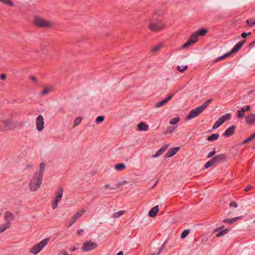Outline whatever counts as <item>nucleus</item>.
Returning <instances> with one entry per match:
<instances>
[{"instance_id": "obj_2", "label": "nucleus", "mask_w": 255, "mask_h": 255, "mask_svg": "<svg viewBox=\"0 0 255 255\" xmlns=\"http://www.w3.org/2000/svg\"><path fill=\"white\" fill-rule=\"evenodd\" d=\"M0 123H2L5 131L12 130L15 128H20L23 125L22 123H13L12 116L1 119Z\"/></svg>"}, {"instance_id": "obj_13", "label": "nucleus", "mask_w": 255, "mask_h": 255, "mask_svg": "<svg viewBox=\"0 0 255 255\" xmlns=\"http://www.w3.org/2000/svg\"><path fill=\"white\" fill-rule=\"evenodd\" d=\"M246 123L249 125H253L255 124V114L250 113L245 117Z\"/></svg>"}, {"instance_id": "obj_28", "label": "nucleus", "mask_w": 255, "mask_h": 255, "mask_svg": "<svg viewBox=\"0 0 255 255\" xmlns=\"http://www.w3.org/2000/svg\"><path fill=\"white\" fill-rule=\"evenodd\" d=\"M126 168V165L124 163H121L117 164L115 166V169L117 170H123Z\"/></svg>"}, {"instance_id": "obj_42", "label": "nucleus", "mask_w": 255, "mask_h": 255, "mask_svg": "<svg viewBox=\"0 0 255 255\" xmlns=\"http://www.w3.org/2000/svg\"><path fill=\"white\" fill-rule=\"evenodd\" d=\"M237 113H238V115H237L238 118H239V119L243 118L245 116V113L242 112L241 109L240 110L237 111Z\"/></svg>"}, {"instance_id": "obj_64", "label": "nucleus", "mask_w": 255, "mask_h": 255, "mask_svg": "<svg viewBox=\"0 0 255 255\" xmlns=\"http://www.w3.org/2000/svg\"><path fill=\"white\" fill-rule=\"evenodd\" d=\"M26 168H32V165H26Z\"/></svg>"}, {"instance_id": "obj_14", "label": "nucleus", "mask_w": 255, "mask_h": 255, "mask_svg": "<svg viewBox=\"0 0 255 255\" xmlns=\"http://www.w3.org/2000/svg\"><path fill=\"white\" fill-rule=\"evenodd\" d=\"M245 42V40H242L238 42L232 48L231 51L230 52H229L230 55L237 52L241 48V47L243 46Z\"/></svg>"}, {"instance_id": "obj_58", "label": "nucleus", "mask_w": 255, "mask_h": 255, "mask_svg": "<svg viewBox=\"0 0 255 255\" xmlns=\"http://www.w3.org/2000/svg\"><path fill=\"white\" fill-rule=\"evenodd\" d=\"M175 128L173 127H170V128H169L170 132H172L174 130Z\"/></svg>"}, {"instance_id": "obj_21", "label": "nucleus", "mask_w": 255, "mask_h": 255, "mask_svg": "<svg viewBox=\"0 0 255 255\" xmlns=\"http://www.w3.org/2000/svg\"><path fill=\"white\" fill-rule=\"evenodd\" d=\"M242 216H240V217H235V218H231V219H224L223 222L225 223H229L230 224H232L234 222H236L238 220L242 219Z\"/></svg>"}, {"instance_id": "obj_37", "label": "nucleus", "mask_w": 255, "mask_h": 255, "mask_svg": "<svg viewBox=\"0 0 255 255\" xmlns=\"http://www.w3.org/2000/svg\"><path fill=\"white\" fill-rule=\"evenodd\" d=\"M161 47H162V45L161 44H158V45L153 47L152 48L151 51H152V52H158L160 49Z\"/></svg>"}, {"instance_id": "obj_16", "label": "nucleus", "mask_w": 255, "mask_h": 255, "mask_svg": "<svg viewBox=\"0 0 255 255\" xmlns=\"http://www.w3.org/2000/svg\"><path fill=\"white\" fill-rule=\"evenodd\" d=\"M180 149V147H175L170 148L165 154L166 157H170L174 155Z\"/></svg>"}, {"instance_id": "obj_32", "label": "nucleus", "mask_w": 255, "mask_h": 255, "mask_svg": "<svg viewBox=\"0 0 255 255\" xmlns=\"http://www.w3.org/2000/svg\"><path fill=\"white\" fill-rule=\"evenodd\" d=\"M230 55V54L229 53H227L224 54V55L221 56L217 58H216L214 60V63H216V62H218L219 61H220L221 60L224 59V58H226L227 57H229Z\"/></svg>"}, {"instance_id": "obj_10", "label": "nucleus", "mask_w": 255, "mask_h": 255, "mask_svg": "<svg viewBox=\"0 0 255 255\" xmlns=\"http://www.w3.org/2000/svg\"><path fill=\"white\" fill-rule=\"evenodd\" d=\"M44 119L42 115H39L36 119V125L37 129L41 131L44 128Z\"/></svg>"}, {"instance_id": "obj_46", "label": "nucleus", "mask_w": 255, "mask_h": 255, "mask_svg": "<svg viewBox=\"0 0 255 255\" xmlns=\"http://www.w3.org/2000/svg\"><path fill=\"white\" fill-rule=\"evenodd\" d=\"M215 153H216L215 148H214L213 150L211 151L210 152H209L208 154L207 157L208 158L212 157V156H213L215 155Z\"/></svg>"}, {"instance_id": "obj_33", "label": "nucleus", "mask_w": 255, "mask_h": 255, "mask_svg": "<svg viewBox=\"0 0 255 255\" xmlns=\"http://www.w3.org/2000/svg\"><path fill=\"white\" fill-rule=\"evenodd\" d=\"M246 22L249 26L255 25V19H247Z\"/></svg>"}, {"instance_id": "obj_44", "label": "nucleus", "mask_w": 255, "mask_h": 255, "mask_svg": "<svg viewBox=\"0 0 255 255\" xmlns=\"http://www.w3.org/2000/svg\"><path fill=\"white\" fill-rule=\"evenodd\" d=\"M104 120V117L103 116H98L96 120L97 123H100Z\"/></svg>"}, {"instance_id": "obj_34", "label": "nucleus", "mask_w": 255, "mask_h": 255, "mask_svg": "<svg viewBox=\"0 0 255 255\" xmlns=\"http://www.w3.org/2000/svg\"><path fill=\"white\" fill-rule=\"evenodd\" d=\"M194 44V41H192L191 40L189 39L187 42H186L182 46L183 48H186L189 46Z\"/></svg>"}, {"instance_id": "obj_19", "label": "nucleus", "mask_w": 255, "mask_h": 255, "mask_svg": "<svg viewBox=\"0 0 255 255\" xmlns=\"http://www.w3.org/2000/svg\"><path fill=\"white\" fill-rule=\"evenodd\" d=\"M159 211V207L158 205L154 206L152 208L148 213V215L150 217H154L156 216L157 212Z\"/></svg>"}, {"instance_id": "obj_6", "label": "nucleus", "mask_w": 255, "mask_h": 255, "mask_svg": "<svg viewBox=\"0 0 255 255\" xmlns=\"http://www.w3.org/2000/svg\"><path fill=\"white\" fill-rule=\"evenodd\" d=\"M98 247V245L97 243L88 241L83 243L81 250L83 252H87L96 249Z\"/></svg>"}, {"instance_id": "obj_9", "label": "nucleus", "mask_w": 255, "mask_h": 255, "mask_svg": "<svg viewBox=\"0 0 255 255\" xmlns=\"http://www.w3.org/2000/svg\"><path fill=\"white\" fill-rule=\"evenodd\" d=\"M203 112V111L201 109L198 107L196 108L195 109L191 110L188 115L186 117V120H189L192 119H193L198 115H199L201 113Z\"/></svg>"}, {"instance_id": "obj_27", "label": "nucleus", "mask_w": 255, "mask_h": 255, "mask_svg": "<svg viewBox=\"0 0 255 255\" xmlns=\"http://www.w3.org/2000/svg\"><path fill=\"white\" fill-rule=\"evenodd\" d=\"M208 32V30L206 29L201 28L199 29L197 32L198 36H203L205 35Z\"/></svg>"}, {"instance_id": "obj_8", "label": "nucleus", "mask_w": 255, "mask_h": 255, "mask_svg": "<svg viewBox=\"0 0 255 255\" xmlns=\"http://www.w3.org/2000/svg\"><path fill=\"white\" fill-rule=\"evenodd\" d=\"M63 189L62 187L59 188L58 192L56 193L54 201L52 204V208L53 209H55L57 208L58 203L60 202L63 196Z\"/></svg>"}, {"instance_id": "obj_38", "label": "nucleus", "mask_w": 255, "mask_h": 255, "mask_svg": "<svg viewBox=\"0 0 255 255\" xmlns=\"http://www.w3.org/2000/svg\"><path fill=\"white\" fill-rule=\"evenodd\" d=\"M0 1L5 4H7L11 6L13 5V2L11 0H0Z\"/></svg>"}, {"instance_id": "obj_41", "label": "nucleus", "mask_w": 255, "mask_h": 255, "mask_svg": "<svg viewBox=\"0 0 255 255\" xmlns=\"http://www.w3.org/2000/svg\"><path fill=\"white\" fill-rule=\"evenodd\" d=\"M52 90V88H46L44 89V90L41 92V94L43 95H45L51 92Z\"/></svg>"}, {"instance_id": "obj_43", "label": "nucleus", "mask_w": 255, "mask_h": 255, "mask_svg": "<svg viewBox=\"0 0 255 255\" xmlns=\"http://www.w3.org/2000/svg\"><path fill=\"white\" fill-rule=\"evenodd\" d=\"M214 164V163L213 162V161H212V160H210L209 161H208L205 165V168H208L209 167H210V166H211L212 165Z\"/></svg>"}, {"instance_id": "obj_31", "label": "nucleus", "mask_w": 255, "mask_h": 255, "mask_svg": "<svg viewBox=\"0 0 255 255\" xmlns=\"http://www.w3.org/2000/svg\"><path fill=\"white\" fill-rule=\"evenodd\" d=\"M125 212L124 211H120L118 212H116L113 215V218H119L120 216L124 215L125 214Z\"/></svg>"}, {"instance_id": "obj_62", "label": "nucleus", "mask_w": 255, "mask_h": 255, "mask_svg": "<svg viewBox=\"0 0 255 255\" xmlns=\"http://www.w3.org/2000/svg\"><path fill=\"white\" fill-rule=\"evenodd\" d=\"M117 255H123V252L122 251H120L117 254Z\"/></svg>"}, {"instance_id": "obj_49", "label": "nucleus", "mask_w": 255, "mask_h": 255, "mask_svg": "<svg viewBox=\"0 0 255 255\" xmlns=\"http://www.w3.org/2000/svg\"><path fill=\"white\" fill-rule=\"evenodd\" d=\"M251 34V32H250L249 33H246V32H243L242 34H241V36L243 38H246L248 36H249Z\"/></svg>"}, {"instance_id": "obj_29", "label": "nucleus", "mask_w": 255, "mask_h": 255, "mask_svg": "<svg viewBox=\"0 0 255 255\" xmlns=\"http://www.w3.org/2000/svg\"><path fill=\"white\" fill-rule=\"evenodd\" d=\"M198 35L197 33H193L191 34L189 39L191 40L192 41H194V43H195L198 40Z\"/></svg>"}, {"instance_id": "obj_36", "label": "nucleus", "mask_w": 255, "mask_h": 255, "mask_svg": "<svg viewBox=\"0 0 255 255\" xmlns=\"http://www.w3.org/2000/svg\"><path fill=\"white\" fill-rule=\"evenodd\" d=\"M163 152V151H162V150L160 148L155 153V154H153L151 157L152 158L157 157L161 155Z\"/></svg>"}, {"instance_id": "obj_15", "label": "nucleus", "mask_w": 255, "mask_h": 255, "mask_svg": "<svg viewBox=\"0 0 255 255\" xmlns=\"http://www.w3.org/2000/svg\"><path fill=\"white\" fill-rule=\"evenodd\" d=\"M173 94H170L169 95V96L165 98V99L163 100L162 101L158 102L155 104L154 107L155 108H159L162 106H163L166 103H167L173 97Z\"/></svg>"}, {"instance_id": "obj_17", "label": "nucleus", "mask_w": 255, "mask_h": 255, "mask_svg": "<svg viewBox=\"0 0 255 255\" xmlns=\"http://www.w3.org/2000/svg\"><path fill=\"white\" fill-rule=\"evenodd\" d=\"M226 159V156L224 154H220L213 157L211 160L213 162L215 163L217 162H220L225 160Z\"/></svg>"}, {"instance_id": "obj_50", "label": "nucleus", "mask_w": 255, "mask_h": 255, "mask_svg": "<svg viewBox=\"0 0 255 255\" xmlns=\"http://www.w3.org/2000/svg\"><path fill=\"white\" fill-rule=\"evenodd\" d=\"M230 206L231 207H235V208H236L237 207L238 205H237V204L234 202V201H232L230 202Z\"/></svg>"}, {"instance_id": "obj_20", "label": "nucleus", "mask_w": 255, "mask_h": 255, "mask_svg": "<svg viewBox=\"0 0 255 255\" xmlns=\"http://www.w3.org/2000/svg\"><path fill=\"white\" fill-rule=\"evenodd\" d=\"M137 128L139 131H146L148 128V125L143 122H140L138 124Z\"/></svg>"}, {"instance_id": "obj_61", "label": "nucleus", "mask_w": 255, "mask_h": 255, "mask_svg": "<svg viewBox=\"0 0 255 255\" xmlns=\"http://www.w3.org/2000/svg\"><path fill=\"white\" fill-rule=\"evenodd\" d=\"M168 238L163 243V244H164L165 245H166L167 243H168Z\"/></svg>"}, {"instance_id": "obj_18", "label": "nucleus", "mask_w": 255, "mask_h": 255, "mask_svg": "<svg viewBox=\"0 0 255 255\" xmlns=\"http://www.w3.org/2000/svg\"><path fill=\"white\" fill-rule=\"evenodd\" d=\"M236 127L235 126H231L229 127L225 131L224 135L226 137H229L233 134L235 131Z\"/></svg>"}, {"instance_id": "obj_40", "label": "nucleus", "mask_w": 255, "mask_h": 255, "mask_svg": "<svg viewBox=\"0 0 255 255\" xmlns=\"http://www.w3.org/2000/svg\"><path fill=\"white\" fill-rule=\"evenodd\" d=\"M179 120L180 118L179 117H176L171 120L169 123L170 125H176L179 122Z\"/></svg>"}, {"instance_id": "obj_48", "label": "nucleus", "mask_w": 255, "mask_h": 255, "mask_svg": "<svg viewBox=\"0 0 255 255\" xmlns=\"http://www.w3.org/2000/svg\"><path fill=\"white\" fill-rule=\"evenodd\" d=\"M165 246L166 245H165L164 244H163V245L161 246V247L159 249L158 252L157 253L156 255H159L161 254V252L165 249Z\"/></svg>"}, {"instance_id": "obj_39", "label": "nucleus", "mask_w": 255, "mask_h": 255, "mask_svg": "<svg viewBox=\"0 0 255 255\" xmlns=\"http://www.w3.org/2000/svg\"><path fill=\"white\" fill-rule=\"evenodd\" d=\"M189 230L188 229L187 230H185L182 233H181V239H184L185 238L186 236H188V235L189 234Z\"/></svg>"}, {"instance_id": "obj_35", "label": "nucleus", "mask_w": 255, "mask_h": 255, "mask_svg": "<svg viewBox=\"0 0 255 255\" xmlns=\"http://www.w3.org/2000/svg\"><path fill=\"white\" fill-rule=\"evenodd\" d=\"M82 118L81 117H77L74 121V126L76 127L78 126L81 122Z\"/></svg>"}, {"instance_id": "obj_3", "label": "nucleus", "mask_w": 255, "mask_h": 255, "mask_svg": "<svg viewBox=\"0 0 255 255\" xmlns=\"http://www.w3.org/2000/svg\"><path fill=\"white\" fill-rule=\"evenodd\" d=\"M42 181V177L38 175L37 172H35L29 183L30 190L32 192L37 191L40 187Z\"/></svg>"}, {"instance_id": "obj_51", "label": "nucleus", "mask_w": 255, "mask_h": 255, "mask_svg": "<svg viewBox=\"0 0 255 255\" xmlns=\"http://www.w3.org/2000/svg\"><path fill=\"white\" fill-rule=\"evenodd\" d=\"M126 181H125L124 182H119V183H118L117 184H116V187L117 188L124 185L125 183H126Z\"/></svg>"}, {"instance_id": "obj_57", "label": "nucleus", "mask_w": 255, "mask_h": 255, "mask_svg": "<svg viewBox=\"0 0 255 255\" xmlns=\"http://www.w3.org/2000/svg\"><path fill=\"white\" fill-rule=\"evenodd\" d=\"M30 79L33 81H36V78L34 76H31L30 77Z\"/></svg>"}, {"instance_id": "obj_4", "label": "nucleus", "mask_w": 255, "mask_h": 255, "mask_svg": "<svg viewBox=\"0 0 255 255\" xmlns=\"http://www.w3.org/2000/svg\"><path fill=\"white\" fill-rule=\"evenodd\" d=\"M34 23L40 28H47L51 26V23L50 21L45 20L38 16H35Z\"/></svg>"}, {"instance_id": "obj_63", "label": "nucleus", "mask_w": 255, "mask_h": 255, "mask_svg": "<svg viewBox=\"0 0 255 255\" xmlns=\"http://www.w3.org/2000/svg\"><path fill=\"white\" fill-rule=\"evenodd\" d=\"M105 188H106V189L109 188H110V185H109V184H106V185H105Z\"/></svg>"}, {"instance_id": "obj_56", "label": "nucleus", "mask_w": 255, "mask_h": 255, "mask_svg": "<svg viewBox=\"0 0 255 255\" xmlns=\"http://www.w3.org/2000/svg\"><path fill=\"white\" fill-rule=\"evenodd\" d=\"M252 94H255V90H251V91H250L248 92V95H251Z\"/></svg>"}, {"instance_id": "obj_25", "label": "nucleus", "mask_w": 255, "mask_h": 255, "mask_svg": "<svg viewBox=\"0 0 255 255\" xmlns=\"http://www.w3.org/2000/svg\"><path fill=\"white\" fill-rule=\"evenodd\" d=\"M230 231L229 229H226L220 231L217 234H216V237H220L227 234Z\"/></svg>"}, {"instance_id": "obj_22", "label": "nucleus", "mask_w": 255, "mask_h": 255, "mask_svg": "<svg viewBox=\"0 0 255 255\" xmlns=\"http://www.w3.org/2000/svg\"><path fill=\"white\" fill-rule=\"evenodd\" d=\"M45 166H46V165H45V163L43 162H42L40 164L39 171V172H37V174H38V175L43 177V174L44 172V170L45 169Z\"/></svg>"}, {"instance_id": "obj_23", "label": "nucleus", "mask_w": 255, "mask_h": 255, "mask_svg": "<svg viewBox=\"0 0 255 255\" xmlns=\"http://www.w3.org/2000/svg\"><path fill=\"white\" fill-rule=\"evenodd\" d=\"M213 101V99L211 98L208 100H207L206 101H205L202 105L201 106H199V107L201 109V110L203 111V112L206 109L208 105L210 104Z\"/></svg>"}, {"instance_id": "obj_47", "label": "nucleus", "mask_w": 255, "mask_h": 255, "mask_svg": "<svg viewBox=\"0 0 255 255\" xmlns=\"http://www.w3.org/2000/svg\"><path fill=\"white\" fill-rule=\"evenodd\" d=\"M241 109L243 112L245 113L246 112L249 111L251 110V106L250 105H248L246 108H242Z\"/></svg>"}, {"instance_id": "obj_60", "label": "nucleus", "mask_w": 255, "mask_h": 255, "mask_svg": "<svg viewBox=\"0 0 255 255\" xmlns=\"http://www.w3.org/2000/svg\"><path fill=\"white\" fill-rule=\"evenodd\" d=\"M77 250V248L75 247H73L71 249V251L75 252Z\"/></svg>"}, {"instance_id": "obj_55", "label": "nucleus", "mask_w": 255, "mask_h": 255, "mask_svg": "<svg viewBox=\"0 0 255 255\" xmlns=\"http://www.w3.org/2000/svg\"><path fill=\"white\" fill-rule=\"evenodd\" d=\"M84 232L83 230L80 229L77 231V233L78 236L80 235Z\"/></svg>"}, {"instance_id": "obj_12", "label": "nucleus", "mask_w": 255, "mask_h": 255, "mask_svg": "<svg viewBox=\"0 0 255 255\" xmlns=\"http://www.w3.org/2000/svg\"><path fill=\"white\" fill-rule=\"evenodd\" d=\"M85 212V210H82L74 215L70 221L69 227L71 226Z\"/></svg>"}, {"instance_id": "obj_59", "label": "nucleus", "mask_w": 255, "mask_h": 255, "mask_svg": "<svg viewBox=\"0 0 255 255\" xmlns=\"http://www.w3.org/2000/svg\"><path fill=\"white\" fill-rule=\"evenodd\" d=\"M61 253L63 255H69L68 253L66 251L62 252Z\"/></svg>"}, {"instance_id": "obj_26", "label": "nucleus", "mask_w": 255, "mask_h": 255, "mask_svg": "<svg viewBox=\"0 0 255 255\" xmlns=\"http://www.w3.org/2000/svg\"><path fill=\"white\" fill-rule=\"evenodd\" d=\"M255 138V132L252 135H251L248 138H247L246 139L244 140V141L242 143V145H244V144L250 142L251 141H252V140H253Z\"/></svg>"}, {"instance_id": "obj_1", "label": "nucleus", "mask_w": 255, "mask_h": 255, "mask_svg": "<svg viewBox=\"0 0 255 255\" xmlns=\"http://www.w3.org/2000/svg\"><path fill=\"white\" fill-rule=\"evenodd\" d=\"M165 26V23L160 17V14L155 13L150 19L148 28L153 32H157L161 30Z\"/></svg>"}, {"instance_id": "obj_7", "label": "nucleus", "mask_w": 255, "mask_h": 255, "mask_svg": "<svg viewBox=\"0 0 255 255\" xmlns=\"http://www.w3.org/2000/svg\"><path fill=\"white\" fill-rule=\"evenodd\" d=\"M231 115L230 113L226 114L223 115L219 118V119L216 122L214 125L213 127V129H215L219 128L226 121L231 118Z\"/></svg>"}, {"instance_id": "obj_30", "label": "nucleus", "mask_w": 255, "mask_h": 255, "mask_svg": "<svg viewBox=\"0 0 255 255\" xmlns=\"http://www.w3.org/2000/svg\"><path fill=\"white\" fill-rule=\"evenodd\" d=\"M10 227L8 226L6 224H3L0 226V234L4 232L6 229L9 228Z\"/></svg>"}, {"instance_id": "obj_54", "label": "nucleus", "mask_w": 255, "mask_h": 255, "mask_svg": "<svg viewBox=\"0 0 255 255\" xmlns=\"http://www.w3.org/2000/svg\"><path fill=\"white\" fill-rule=\"evenodd\" d=\"M252 188V187L251 186V185H248L245 189V191L246 192H248V191H250Z\"/></svg>"}, {"instance_id": "obj_53", "label": "nucleus", "mask_w": 255, "mask_h": 255, "mask_svg": "<svg viewBox=\"0 0 255 255\" xmlns=\"http://www.w3.org/2000/svg\"><path fill=\"white\" fill-rule=\"evenodd\" d=\"M6 76L5 74L3 73V74H0V78L2 80H5L6 79Z\"/></svg>"}, {"instance_id": "obj_52", "label": "nucleus", "mask_w": 255, "mask_h": 255, "mask_svg": "<svg viewBox=\"0 0 255 255\" xmlns=\"http://www.w3.org/2000/svg\"><path fill=\"white\" fill-rule=\"evenodd\" d=\"M168 146H169V144H165L161 148V149L162 150V151H163V152H164L167 149Z\"/></svg>"}, {"instance_id": "obj_5", "label": "nucleus", "mask_w": 255, "mask_h": 255, "mask_svg": "<svg viewBox=\"0 0 255 255\" xmlns=\"http://www.w3.org/2000/svg\"><path fill=\"white\" fill-rule=\"evenodd\" d=\"M49 241V238H46L42 240L39 243L34 246L30 250L32 254H36L39 253L45 246H46Z\"/></svg>"}, {"instance_id": "obj_24", "label": "nucleus", "mask_w": 255, "mask_h": 255, "mask_svg": "<svg viewBox=\"0 0 255 255\" xmlns=\"http://www.w3.org/2000/svg\"><path fill=\"white\" fill-rule=\"evenodd\" d=\"M219 137V134L218 133L212 134L211 135L207 137V140L212 141L217 139Z\"/></svg>"}, {"instance_id": "obj_45", "label": "nucleus", "mask_w": 255, "mask_h": 255, "mask_svg": "<svg viewBox=\"0 0 255 255\" xmlns=\"http://www.w3.org/2000/svg\"><path fill=\"white\" fill-rule=\"evenodd\" d=\"M188 68V66L187 65L185 66L183 68H181V66H177V69L180 72L182 73L184 70H186Z\"/></svg>"}, {"instance_id": "obj_11", "label": "nucleus", "mask_w": 255, "mask_h": 255, "mask_svg": "<svg viewBox=\"0 0 255 255\" xmlns=\"http://www.w3.org/2000/svg\"><path fill=\"white\" fill-rule=\"evenodd\" d=\"M15 217L14 215L10 212H6L4 215V219L6 224L10 227L11 222L14 220Z\"/></svg>"}]
</instances>
